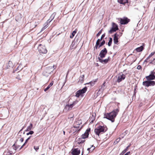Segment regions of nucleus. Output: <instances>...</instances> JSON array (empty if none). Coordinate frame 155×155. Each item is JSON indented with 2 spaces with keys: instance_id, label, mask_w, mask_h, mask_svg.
<instances>
[{
  "instance_id": "nucleus-1",
  "label": "nucleus",
  "mask_w": 155,
  "mask_h": 155,
  "mask_svg": "<svg viewBox=\"0 0 155 155\" xmlns=\"http://www.w3.org/2000/svg\"><path fill=\"white\" fill-rule=\"evenodd\" d=\"M119 111V109H117L109 113H105L104 114V118L111 121L112 122H114L115 121V118Z\"/></svg>"
},
{
  "instance_id": "nucleus-37",
  "label": "nucleus",
  "mask_w": 155,
  "mask_h": 155,
  "mask_svg": "<svg viewBox=\"0 0 155 155\" xmlns=\"http://www.w3.org/2000/svg\"><path fill=\"white\" fill-rule=\"evenodd\" d=\"M84 75H83L79 79V80H80L81 81H84Z\"/></svg>"
},
{
  "instance_id": "nucleus-22",
  "label": "nucleus",
  "mask_w": 155,
  "mask_h": 155,
  "mask_svg": "<svg viewBox=\"0 0 155 155\" xmlns=\"http://www.w3.org/2000/svg\"><path fill=\"white\" fill-rule=\"evenodd\" d=\"M13 66L12 62L11 61H9L7 65V68H9L10 67H12Z\"/></svg>"
},
{
  "instance_id": "nucleus-40",
  "label": "nucleus",
  "mask_w": 155,
  "mask_h": 155,
  "mask_svg": "<svg viewBox=\"0 0 155 155\" xmlns=\"http://www.w3.org/2000/svg\"><path fill=\"white\" fill-rule=\"evenodd\" d=\"M34 148L37 151L39 149L38 146H34Z\"/></svg>"
},
{
  "instance_id": "nucleus-29",
  "label": "nucleus",
  "mask_w": 155,
  "mask_h": 155,
  "mask_svg": "<svg viewBox=\"0 0 155 155\" xmlns=\"http://www.w3.org/2000/svg\"><path fill=\"white\" fill-rule=\"evenodd\" d=\"M129 147V146H128L126 149H124V150H123L122 152L120 154V155H123L126 152H127V149L128 148V147Z\"/></svg>"
},
{
  "instance_id": "nucleus-56",
  "label": "nucleus",
  "mask_w": 155,
  "mask_h": 155,
  "mask_svg": "<svg viewBox=\"0 0 155 155\" xmlns=\"http://www.w3.org/2000/svg\"><path fill=\"white\" fill-rule=\"evenodd\" d=\"M153 62H155V58H153V60L152 61Z\"/></svg>"
},
{
  "instance_id": "nucleus-47",
  "label": "nucleus",
  "mask_w": 155,
  "mask_h": 155,
  "mask_svg": "<svg viewBox=\"0 0 155 155\" xmlns=\"http://www.w3.org/2000/svg\"><path fill=\"white\" fill-rule=\"evenodd\" d=\"M21 68L20 66H18L16 70V71H17V70H21Z\"/></svg>"
},
{
  "instance_id": "nucleus-61",
  "label": "nucleus",
  "mask_w": 155,
  "mask_h": 155,
  "mask_svg": "<svg viewBox=\"0 0 155 155\" xmlns=\"http://www.w3.org/2000/svg\"><path fill=\"white\" fill-rule=\"evenodd\" d=\"M51 148H52V147H49V148L50 149H51Z\"/></svg>"
},
{
  "instance_id": "nucleus-58",
  "label": "nucleus",
  "mask_w": 155,
  "mask_h": 155,
  "mask_svg": "<svg viewBox=\"0 0 155 155\" xmlns=\"http://www.w3.org/2000/svg\"><path fill=\"white\" fill-rule=\"evenodd\" d=\"M16 143H14V144L13 145H14V146L16 145H16Z\"/></svg>"
},
{
  "instance_id": "nucleus-7",
  "label": "nucleus",
  "mask_w": 155,
  "mask_h": 155,
  "mask_svg": "<svg viewBox=\"0 0 155 155\" xmlns=\"http://www.w3.org/2000/svg\"><path fill=\"white\" fill-rule=\"evenodd\" d=\"M87 90V87H85L81 90H79L76 92L75 96L78 97H79L82 94L84 93Z\"/></svg>"
},
{
  "instance_id": "nucleus-51",
  "label": "nucleus",
  "mask_w": 155,
  "mask_h": 155,
  "mask_svg": "<svg viewBox=\"0 0 155 155\" xmlns=\"http://www.w3.org/2000/svg\"><path fill=\"white\" fill-rule=\"evenodd\" d=\"M150 74H154V73L153 71H151Z\"/></svg>"
},
{
  "instance_id": "nucleus-11",
  "label": "nucleus",
  "mask_w": 155,
  "mask_h": 155,
  "mask_svg": "<svg viewBox=\"0 0 155 155\" xmlns=\"http://www.w3.org/2000/svg\"><path fill=\"white\" fill-rule=\"evenodd\" d=\"M120 36L117 33H116L114 35V44L118 45V39L120 38Z\"/></svg>"
},
{
  "instance_id": "nucleus-17",
  "label": "nucleus",
  "mask_w": 155,
  "mask_h": 155,
  "mask_svg": "<svg viewBox=\"0 0 155 155\" xmlns=\"http://www.w3.org/2000/svg\"><path fill=\"white\" fill-rule=\"evenodd\" d=\"M73 107L72 105L71 104H69V102H68V104L65 107L64 109L67 110H69L71 109Z\"/></svg>"
},
{
  "instance_id": "nucleus-9",
  "label": "nucleus",
  "mask_w": 155,
  "mask_h": 155,
  "mask_svg": "<svg viewBox=\"0 0 155 155\" xmlns=\"http://www.w3.org/2000/svg\"><path fill=\"white\" fill-rule=\"evenodd\" d=\"M107 53V49L106 48H104L103 50L101 51L99 55V56H100V57H99L101 58H104Z\"/></svg>"
},
{
  "instance_id": "nucleus-31",
  "label": "nucleus",
  "mask_w": 155,
  "mask_h": 155,
  "mask_svg": "<svg viewBox=\"0 0 155 155\" xmlns=\"http://www.w3.org/2000/svg\"><path fill=\"white\" fill-rule=\"evenodd\" d=\"M120 137L117 138L116 140L114 142V145H116V144H117V143L120 141Z\"/></svg>"
},
{
  "instance_id": "nucleus-54",
  "label": "nucleus",
  "mask_w": 155,
  "mask_h": 155,
  "mask_svg": "<svg viewBox=\"0 0 155 155\" xmlns=\"http://www.w3.org/2000/svg\"><path fill=\"white\" fill-rule=\"evenodd\" d=\"M150 58V57H149V56H148L146 58L147 60H149Z\"/></svg>"
},
{
  "instance_id": "nucleus-32",
  "label": "nucleus",
  "mask_w": 155,
  "mask_h": 155,
  "mask_svg": "<svg viewBox=\"0 0 155 155\" xmlns=\"http://www.w3.org/2000/svg\"><path fill=\"white\" fill-rule=\"evenodd\" d=\"M105 82H104L103 83V84L102 85V86L101 87V88H100L99 89V91H102V89H103V90H104L105 89Z\"/></svg>"
},
{
  "instance_id": "nucleus-33",
  "label": "nucleus",
  "mask_w": 155,
  "mask_h": 155,
  "mask_svg": "<svg viewBox=\"0 0 155 155\" xmlns=\"http://www.w3.org/2000/svg\"><path fill=\"white\" fill-rule=\"evenodd\" d=\"M99 46V44H98L97 42L96 43V45L94 47V50L95 49H97V48H98Z\"/></svg>"
},
{
  "instance_id": "nucleus-21",
  "label": "nucleus",
  "mask_w": 155,
  "mask_h": 155,
  "mask_svg": "<svg viewBox=\"0 0 155 155\" xmlns=\"http://www.w3.org/2000/svg\"><path fill=\"white\" fill-rule=\"evenodd\" d=\"M53 84V82L52 81L48 85L47 87L44 89L45 91H48Z\"/></svg>"
},
{
  "instance_id": "nucleus-39",
  "label": "nucleus",
  "mask_w": 155,
  "mask_h": 155,
  "mask_svg": "<svg viewBox=\"0 0 155 155\" xmlns=\"http://www.w3.org/2000/svg\"><path fill=\"white\" fill-rule=\"evenodd\" d=\"M102 30V29H101L100 31H99V32L97 34L96 36L97 37H98L101 34Z\"/></svg>"
},
{
  "instance_id": "nucleus-41",
  "label": "nucleus",
  "mask_w": 155,
  "mask_h": 155,
  "mask_svg": "<svg viewBox=\"0 0 155 155\" xmlns=\"http://www.w3.org/2000/svg\"><path fill=\"white\" fill-rule=\"evenodd\" d=\"M102 39L101 38L100 39H98L97 40L96 42L98 43V44H99L100 42L102 41Z\"/></svg>"
},
{
  "instance_id": "nucleus-48",
  "label": "nucleus",
  "mask_w": 155,
  "mask_h": 155,
  "mask_svg": "<svg viewBox=\"0 0 155 155\" xmlns=\"http://www.w3.org/2000/svg\"><path fill=\"white\" fill-rule=\"evenodd\" d=\"M36 25H35V24L34 25H32V26H31V28H32L33 27L34 28H35V27H36Z\"/></svg>"
},
{
  "instance_id": "nucleus-42",
  "label": "nucleus",
  "mask_w": 155,
  "mask_h": 155,
  "mask_svg": "<svg viewBox=\"0 0 155 155\" xmlns=\"http://www.w3.org/2000/svg\"><path fill=\"white\" fill-rule=\"evenodd\" d=\"M82 128V127H81L79 129H78V128H75V130H75V131H79Z\"/></svg>"
},
{
  "instance_id": "nucleus-20",
  "label": "nucleus",
  "mask_w": 155,
  "mask_h": 155,
  "mask_svg": "<svg viewBox=\"0 0 155 155\" xmlns=\"http://www.w3.org/2000/svg\"><path fill=\"white\" fill-rule=\"evenodd\" d=\"M118 1L120 4L123 5L128 3V0H118Z\"/></svg>"
},
{
  "instance_id": "nucleus-44",
  "label": "nucleus",
  "mask_w": 155,
  "mask_h": 155,
  "mask_svg": "<svg viewBox=\"0 0 155 155\" xmlns=\"http://www.w3.org/2000/svg\"><path fill=\"white\" fill-rule=\"evenodd\" d=\"M105 36V34L104 33L102 35L101 38L102 40V39Z\"/></svg>"
},
{
  "instance_id": "nucleus-8",
  "label": "nucleus",
  "mask_w": 155,
  "mask_h": 155,
  "mask_svg": "<svg viewBox=\"0 0 155 155\" xmlns=\"http://www.w3.org/2000/svg\"><path fill=\"white\" fill-rule=\"evenodd\" d=\"M119 28L117 25L113 22L112 23V27L108 31V33L110 34H112L113 32H115Z\"/></svg>"
},
{
  "instance_id": "nucleus-63",
  "label": "nucleus",
  "mask_w": 155,
  "mask_h": 155,
  "mask_svg": "<svg viewBox=\"0 0 155 155\" xmlns=\"http://www.w3.org/2000/svg\"><path fill=\"white\" fill-rule=\"evenodd\" d=\"M69 71H68V73H67V75L68 73H69Z\"/></svg>"
},
{
  "instance_id": "nucleus-55",
  "label": "nucleus",
  "mask_w": 155,
  "mask_h": 155,
  "mask_svg": "<svg viewBox=\"0 0 155 155\" xmlns=\"http://www.w3.org/2000/svg\"><path fill=\"white\" fill-rule=\"evenodd\" d=\"M150 58V57H149V56H148L146 58L147 60H149Z\"/></svg>"
},
{
  "instance_id": "nucleus-10",
  "label": "nucleus",
  "mask_w": 155,
  "mask_h": 155,
  "mask_svg": "<svg viewBox=\"0 0 155 155\" xmlns=\"http://www.w3.org/2000/svg\"><path fill=\"white\" fill-rule=\"evenodd\" d=\"M130 20L127 17H124L120 19V23L121 25H125L128 23Z\"/></svg>"
},
{
  "instance_id": "nucleus-36",
  "label": "nucleus",
  "mask_w": 155,
  "mask_h": 155,
  "mask_svg": "<svg viewBox=\"0 0 155 155\" xmlns=\"http://www.w3.org/2000/svg\"><path fill=\"white\" fill-rule=\"evenodd\" d=\"M95 81H91L88 83H87L86 84H90L91 86H93L94 84H95Z\"/></svg>"
},
{
  "instance_id": "nucleus-28",
  "label": "nucleus",
  "mask_w": 155,
  "mask_h": 155,
  "mask_svg": "<svg viewBox=\"0 0 155 155\" xmlns=\"http://www.w3.org/2000/svg\"><path fill=\"white\" fill-rule=\"evenodd\" d=\"M56 14V13L54 12L51 15L49 18L51 21H52L54 19Z\"/></svg>"
},
{
  "instance_id": "nucleus-45",
  "label": "nucleus",
  "mask_w": 155,
  "mask_h": 155,
  "mask_svg": "<svg viewBox=\"0 0 155 155\" xmlns=\"http://www.w3.org/2000/svg\"><path fill=\"white\" fill-rule=\"evenodd\" d=\"M142 68L141 66L140 65H139L137 66V68L138 70H140Z\"/></svg>"
},
{
  "instance_id": "nucleus-16",
  "label": "nucleus",
  "mask_w": 155,
  "mask_h": 155,
  "mask_svg": "<svg viewBox=\"0 0 155 155\" xmlns=\"http://www.w3.org/2000/svg\"><path fill=\"white\" fill-rule=\"evenodd\" d=\"M145 78L147 80L152 81L155 79V75L154 74H150Z\"/></svg>"
},
{
  "instance_id": "nucleus-25",
  "label": "nucleus",
  "mask_w": 155,
  "mask_h": 155,
  "mask_svg": "<svg viewBox=\"0 0 155 155\" xmlns=\"http://www.w3.org/2000/svg\"><path fill=\"white\" fill-rule=\"evenodd\" d=\"M77 31V30L76 29L74 31H73L71 34V35H70V38H73L75 35L76 34Z\"/></svg>"
},
{
  "instance_id": "nucleus-13",
  "label": "nucleus",
  "mask_w": 155,
  "mask_h": 155,
  "mask_svg": "<svg viewBox=\"0 0 155 155\" xmlns=\"http://www.w3.org/2000/svg\"><path fill=\"white\" fill-rule=\"evenodd\" d=\"M117 81L119 83L122 80L124 79L125 78V75L122 73V74H120L119 75H117Z\"/></svg>"
},
{
  "instance_id": "nucleus-57",
  "label": "nucleus",
  "mask_w": 155,
  "mask_h": 155,
  "mask_svg": "<svg viewBox=\"0 0 155 155\" xmlns=\"http://www.w3.org/2000/svg\"><path fill=\"white\" fill-rule=\"evenodd\" d=\"M45 27H44L42 29H41V31H43V30H44V29H45Z\"/></svg>"
},
{
  "instance_id": "nucleus-15",
  "label": "nucleus",
  "mask_w": 155,
  "mask_h": 155,
  "mask_svg": "<svg viewBox=\"0 0 155 155\" xmlns=\"http://www.w3.org/2000/svg\"><path fill=\"white\" fill-rule=\"evenodd\" d=\"M19 146H11L10 147V152H12V153L13 152H15V151H18V148L19 147Z\"/></svg>"
},
{
  "instance_id": "nucleus-14",
  "label": "nucleus",
  "mask_w": 155,
  "mask_h": 155,
  "mask_svg": "<svg viewBox=\"0 0 155 155\" xmlns=\"http://www.w3.org/2000/svg\"><path fill=\"white\" fill-rule=\"evenodd\" d=\"M103 58H101L98 57V59L99 61L101 63L104 64L107 63L110 60V57H108V58L107 59H105L104 60L102 59Z\"/></svg>"
},
{
  "instance_id": "nucleus-23",
  "label": "nucleus",
  "mask_w": 155,
  "mask_h": 155,
  "mask_svg": "<svg viewBox=\"0 0 155 155\" xmlns=\"http://www.w3.org/2000/svg\"><path fill=\"white\" fill-rule=\"evenodd\" d=\"M33 127V124L32 123H31L29 126H28L27 127V129L25 130V131H28L31 130L32 129Z\"/></svg>"
},
{
  "instance_id": "nucleus-18",
  "label": "nucleus",
  "mask_w": 155,
  "mask_h": 155,
  "mask_svg": "<svg viewBox=\"0 0 155 155\" xmlns=\"http://www.w3.org/2000/svg\"><path fill=\"white\" fill-rule=\"evenodd\" d=\"M96 114L95 113H94L91 117L90 118V121H91L90 123H93L95 120Z\"/></svg>"
},
{
  "instance_id": "nucleus-38",
  "label": "nucleus",
  "mask_w": 155,
  "mask_h": 155,
  "mask_svg": "<svg viewBox=\"0 0 155 155\" xmlns=\"http://www.w3.org/2000/svg\"><path fill=\"white\" fill-rule=\"evenodd\" d=\"M78 101H74L73 102V103L71 104L72 105L74 106L77 103Z\"/></svg>"
},
{
  "instance_id": "nucleus-34",
  "label": "nucleus",
  "mask_w": 155,
  "mask_h": 155,
  "mask_svg": "<svg viewBox=\"0 0 155 155\" xmlns=\"http://www.w3.org/2000/svg\"><path fill=\"white\" fill-rule=\"evenodd\" d=\"M31 137V136H30L28 137V138H27V139L26 140L25 143L22 145H25V144H26V143L28 142V141L30 139V137Z\"/></svg>"
},
{
  "instance_id": "nucleus-35",
  "label": "nucleus",
  "mask_w": 155,
  "mask_h": 155,
  "mask_svg": "<svg viewBox=\"0 0 155 155\" xmlns=\"http://www.w3.org/2000/svg\"><path fill=\"white\" fill-rule=\"evenodd\" d=\"M34 133V131L32 130H30V131L26 134L27 135H29V134H32Z\"/></svg>"
},
{
  "instance_id": "nucleus-12",
  "label": "nucleus",
  "mask_w": 155,
  "mask_h": 155,
  "mask_svg": "<svg viewBox=\"0 0 155 155\" xmlns=\"http://www.w3.org/2000/svg\"><path fill=\"white\" fill-rule=\"evenodd\" d=\"M80 152V150L78 148H73L71 150V153L72 155H78Z\"/></svg>"
},
{
  "instance_id": "nucleus-43",
  "label": "nucleus",
  "mask_w": 155,
  "mask_h": 155,
  "mask_svg": "<svg viewBox=\"0 0 155 155\" xmlns=\"http://www.w3.org/2000/svg\"><path fill=\"white\" fill-rule=\"evenodd\" d=\"M155 54V52H152L151 53V54L149 55V56L150 57V58L153 55Z\"/></svg>"
},
{
  "instance_id": "nucleus-62",
  "label": "nucleus",
  "mask_w": 155,
  "mask_h": 155,
  "mask_svg": "<svg viewBox=\"0 0 155 155\" xmlns=\"http://www.w3.org/2000/svg\"><path fill=\"white\" fill-rule=\"evenodd\" d=\"M23 128L20 131V132L21 131L23 130Z\"/></svg>"
},
{
  "instance_id": "nucleus-52",
  "label": "nucleus",
  "mask_w": 155,
  "mask_h": 155,
  "mask_svg": "<svg viewBox=\"0 0 155 155\" xmlns=\"http://www.w3.org/2000/svg\"><path fill=\"white\" fill-rule=\"evenodd\" d=\"M130 151H129V152H127L126 153H127V154L128 155H129V154H130Z\"/></svg>"
},
{
  "instance_id": "nucleus-49",
  "label": "nucleus",
  "mask_w": 155,
  "mask_h": 155,
  "mask_svg": "<svg viewBox=\"0 0 155 155\" xmlns=\"http://www.w3.org/2000/svg\"><path fill=\"white\" fill-rule=\"evenodd\" d=\"M51 21H51V20H50V19H49L47 21V22L48 23H50Z\"/></svg>"
},
{
  "instance_id": "nucleus-3",
  "label": "nucleus",
  "mask_w": 155,
  "mask_h": 155,
  "mask_svg": "<svg viewBox=\"0 0 155 155\" xmlns=\"http://www.w3.org/2000/svg\"><path fill=\"white\" fill-rule=\"evenodd\" d=\"M107 130L106 127L99 126L94 130V132L96 135L99 136L101 133H104Z\"/></svg>"
},
{
  "instance_id": "nucleus-30",
  "label": "nucleus",
  "mask_w": 155,
  "mask_h": 155,
  "mask_svg": "<svg viewBox=\"0 0 155 155\" xmlns=\"http://www.w3.org/2000/svg\"><path fill=\"white\" fill-rule=\"evenodd\" d=\"M105 43V40H103L101 42L100 44H99V46H98V48H99L100 47H101V46L103 45Z\"/></svg>"
},
{
  "instance_id": "nucleus-5",
  "label": "nucleus",
  "mask_w": 155,
  "mask_h": 155,
  "mask_svg": "<svg viewBox=\"0 0 155 155\" xmlns=\"http://www.w3.org/2000/svg\"><path fill=\"white\" fill-rule=\"evenodd\" d=\"M143 85L147 87L150 86H154L155 85V82L154 81L147 80L143 81L142 83Z\"/></svg>"
},
{
  "instance_id": "nucleus-59",
  "label": "nucleus",
  "mask_w": 155,
  "mask_h": 155,
  "mask_svg": "<svg viewBox=\"0 0 155 155\" xmlns=\"http://www.w3.org/2000/svg\"><path fill=\"white\" fill-rule=\"evenodd\" d=\"M22 147H23V146H21V147L20 148V149H19V150H20L21 149V148H22Z\"/></svg>"
},
{
  "instance_id": "nucleus-26",
  "label": "nucleus",
  "mask_w": 155,
  "mask_h": 155,
  "mask_svg": "<svg viewBox=\"0 0 155 155\" xmlns=\"http://www.w3.org/2000/svg\"><path fill=\"white\" fill-rule=\"evenodd\" d=\"M95 148L94 146H91L90 148H88L87 149V150L89 152L92 151Z\"/></svg>"
},
{
  "instance_id": "nucleus-4",
  "label": "nucleus",
  "mask_w": 155,
  "mask_h": 155,
  "mask_svg": "<svg viewBox=\"0 0 155 155\" xmlns=\"http://www.w3.org/2000/svg\"><path fill=\"white\" fill-rule=\"evenodd\" d=\"M54 70V66L48 67L43 71L42 74L44 76L47 77L51 74Z\"/></svg>"
},
{
  "instance_id": "nucleus-24",
  "label": "nucleus",
  "mask_w": 155,
  "mask_h": 155,
  "mask_svg": "<svg viewBox=\"0 0 155 155\" xmlns=\"http://www.w3.org/2000/svg\"><path fill=\"white\" fill-rule=\"evenodd\" d=\"M80 124L78 122H76V123H74V125L73 127L74 128H79L80 127Z\"/></svg>"
},
{
  "instance_id": "nucleus-53",
  "label": "nucleus",
  "mask_w": 155,
  "mask_h": 155,
  "mask_svg": "<svg viewBox=\"0 0 155 155\" xmlns=\"http://www.w3.org/2000/svg\"><path fill=\"white\" fill-rule=\"evenodd\" d=\"M147 59H146L143 62V63H144L145 62H147Z\"/></svg>"
},
{
  "instance_id": "nucleus-46",
  "label": "nucleus",
  "mask_w": 155,
  "mask_h": 155,
  "mask_svg": "<svg viewBox=\"0 0 155 155\" xmlns=\"http://www.w3.org/2000/svg\"><path fill=\"white\" fill-rule=\"evenodd\" d=\"M24 139L22 138H21V139H20L19 141L21 142H22L23 141Z\"/></svg>"
},
{
  "instance_id": "nucleus-27",
  "label": "nucleus",
  "mask_w": 155,
  "mask_h": 155,
  "mask_svg": "<svg viewBox=\"0 0 155 155\" xmlns=\"http://www.w3.org/2000/svg\"><path fill=\"white\" fill-rule=\"evenodd\" d=\"M112 42V39L111 38H109V40L107 43V45L109 46H110L111 45Z\"/></svg>"
},
{
  "instance_id": "nucleus-19",
  "label": "nucleus",
  "mask_w": 155,
  "mask_h": 155,
  "mask_svg": "<svg viewBox=\"0 0 155 155\" xmlns=\"http://www.w3.org/2000/svg\"><path fill=\"white\" fill-rule=\"evenodd\" d=\"M144 48L143 46H141L139 47H138L135 50L137 51V52H140L142 51L143 49Z\"/></svg>"
},
{
  "instance_id": "nucleus-6",
  "label": "nucleus",
  "mask_w": 155,
  "mask_h": 155,
  "mask_svg": "<svg viewBox=\"0 0 155 155\" xmlns=\"http://www.w3.org/2000/svg\"><path fill=\"white\" fill-rule=\"evenodd\" d=\"M38 49L39 52L43 54H46L47 52V50L45 47L41 44H39L38 47Z\"/></svg>"
},
{
  "instance_id": "nucleus-2",
  "label": "nucleus",
  "mask_w": 155,
  "mask_h": 155,
  "mask_svg": "<svg viewBox=\"0 0 155 155\" xmlns=\"http://www.w3.org/2000/svg\"><path fill=\"white\" fill-rule=\"evenodd\" d=\"M91 129L90 128H88L86 130L84 134L82 135L81 138H79V140L78 142V143L79 144H81L82 143H83L84 142L85 140H81L82 139H84L88 137L89 133L91 131Z\"/></svg>"
},
{
  "instance_id": "nucleus-60",
  "label": "nucleus",
  "mask_w": 155,
  "mask_h": 155,
  "mask_svg": "<svg viewBox=\"0 0 155 155\" xmlns=\"http://www.w3.org/2000/svg\"><path fill=\"white\" fill-rule=\"evenodd\" d=\"M63 133L64 134V135L65 134V132L64 131H63Z\"/></svg>"
},
{
  "instance_id": "nucleus-64",
  "label": "nucleus",
  "mask_w": 155,
  "mask_h": 155,
  "mask_svg": "<svg viewBox=\"0 0 155 155\" xmlns=\"http://www.w3.org/2000/svg\"><path fill=\"white\" fill-rule=\"evenodd\" d=\"M124 155H128L127 153H126Z\"/></svg>"
},
{
  "instance_id": "nucleus-50",
  "label": "nucleus",
  "mask_w": 155,
  "mask_h": 155,
  "mask_svg": "<svg viewBox=\"0 0 155 155\" xmlns=\"http://www.w3.org/2000/svg\"><path fill=\"white\" fill-rule=\"evenodd\" d=\"M150 64H155V62H153L152 61H151L150 62Z\"/></svg>"
}]
</instances>
